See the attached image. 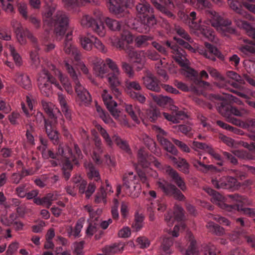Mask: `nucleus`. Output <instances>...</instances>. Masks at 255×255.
I'll return each mask as SVG.
<instances>
[{"label":"nucleus","instance_id":"1","mask_svg":"<svg viewBox=\"0 0 255 255\" xmlns=\"http://www.w3.org/2000/svg\"><path fill=\"white\" fill-rule=\"evenodd\" d=\"M136 14L138 19L134 18L129 12L130 16H125L126 25L129 28L140 33H146L156 23L152 14L153 8L145 0H140L135 5Z\"/></svg>","mask_w":255,"mask_h":255},{"label":"nucleus","instance_id":"2","mask_svg":"<svg viewBox=\"0 0 255 255\" xmlns=\"http://www.w3.org/2000/svg\"><path fill=\"white\" fill-rule=\"evenodd\" d=\"M49 70L50 71L43 69L38 78V85L42 94L46 97L49 96L52 93V85L62 90V87L56 77L60 81L67 93L69 94H72V85L69 78L62 75L53 65H51L49 67Z\"/></svg>","mask_w":255,"mask_h":255},{"label":"nucleus","instance_id":"3","mask_svg":"<svg viewBox=\"0 0 255 255\" xmlns=\"http://www.w3.org/2000/svg\"><path fill=\"white\" fill-rule=\"evenodd\" d=\"M152 45L159 52L165 55H168L169 52L172 53V56L175 61L193 77L195 88H206L209 86V83L196 77V71L190 68L188 65L189 61L186 57L185 51L175 43L167 41L163 45L156 42H152Z\"/></svg>","mask_w":255,"mask_h":255},{"label":"nucleus","instance_id":"4","mask_svg":"<svg viewBox=\"0 0 255 255\" xmlns=\"http://www.w3.org/2000/svg\"><path fill=\"white\" fill-rule=\"evenodd\" d=\"M226 75L228 78H221L218 83L219 86L244 98L246 99V103L255 109V92L244 89L238 83L241 80V77L236 72L228 71Z\"/></svg>","mask_w":255,"mask_h":255},{"label":"nucleus","instance_id":"5","mask_svg":"<svg viewBox=\"0 0 255 255\" xmlns=\"http://www.w3.org/2000/svg\"><path fill=\"white\" fill-rule=\"evenodd\" d=\"M216 98L219 100L216 105L218 112L222 116L226 117L229 122L244 128H248L250 127L255 128V119H249L244 122L233 117V116L237 117L246 116L249 113L248 110L243 108H238L234 107L227 100L221 98L220 96H216Z\"/></svg>","mask_w":255,"mask_h":255},{"label":"nucleus","instance_id":"6","mask_svg":"<svg viewBox=\"0 0 255 255\" xmlns=\"http://www.w3.org/2000/svg\"><path fill=\"white\" fill-rule=\"evenodd\" d=\"M56 5L52 3H47V8L43 14V25H47L51 28L53 26L54 32L57 39L60 40L64 35L68 25V17L66 14L62 11H58L53 17V13L55 11Z\"/></svg>","mask_w":255,"mask_h":255},{"label":"nucleus","instance_id":"7","mask_svg":"<svg viewBox=\"0 0 255 255\" xmlns=\"http://www.w3.org/2000/svg\"><path fill=\"white\" fill-rule=\"evenodd\" d=\"M153 129L156 134L158 141L164 149L169 153L166 154V158L176 164L179 170L183 173L185 174L189 173V164L187 161L184 158H177L174 156L177 154L178 151L174 145L166 138L167 133L156 126L153 127Z\"/></svg>","mask_w":255,"mask_h":255},{"label":"nucleus","instance_id":"8","mask_svg":"<svg viewBox=\"0 0 255 255\" xmlns=\"http://www.w3.org/2000/svg\"><path fill=\"white\" fill-rule=\"evenodd\" d=\"M63 68L68 73L73 82L75 91L77 96V100L79 104L81 106H89L92 102V98L89 92L80 82V73L76 72L70 61H64Z\"/></svg>","mask_w":255,"mask_h":255},{"label":"nucleus","instance_id":"9","mask_svg":"<svg viewBox=\"0 0 255 255\" xmlns=\"http://www.w3.org/2000/svg\"><path fill=\"white\" fill-rule=\"evenodd\" d=\"M42 155L44 159H58L62 157L64 160L66 158H72L76 164L78 163L79 159L83 158L82 152L77 144H74L73 150L65 145L59 144L55 153L51 150L44 148L42 150Z\"/></svg>","mask_w":255,"mask_h":255},{"label":"nucleus","instance_id":"10","mask_svg":"<svg viewBox=\"0 0 255 255\" xmlns=\"http://www.w3.org/2000/svg\"><path fill=\"white\" fill-rule=\"evenodd\" d=\"M206 191L211 196V201L212 203L227 211L232 212L233 209H240L239 204L244 202V198L242 196L238 194H230L228 195V198L231 204L229 205L225 203L224 197L215 190L211 188H207Z\"/></svg>","mask_w":255,"mask_h":255},{"label":"nucleus","instance_id":"11","mask_svg":"<svg viewBox=\"0 0 255 255\" xmlns=\"http://www.w3.org/2000/svg\"><path fill=\"white\" fill-rule=\"evenodd\" d=\"M15 33L17 40L21 44L26 43V37H27L33 43L35 49L31 51L30 54L31 65L33 68H38L40 64V60L38 54V50L39 49L37 45L36 38L28 30L24 29L21 26H18L15 28Z\"/></svg>","mask_w":255,"mask_h":255},{"label":"nucleus","instance_id":"12","mask_svg":"<svg viewBox=\"0 0 255 255\" xmlns=\"http://www.w3.org/2000/svg\"><path fill=\"white\" fill-rule=\"evenodd\" d=\"M123 187L126 194L132 197L138 196L140 192L141 186L138 184V177L133 174L132 172H129L124 175ZM122 186L119 185L117 188V195L121 193Z\"/></svg>","mask_w":255,"mask_h":255},{"label":"nucleus","instance_id":"13","mask_svg":"<svg viewBox=\"0 0 255 255\" xmlns=\"http://www.w3.org/2000/svg\"><path fill=\"white\" fill-rule=\"evenodd\" d=\"M72 33L67 34L63 44V49L65 52L68 54H71L74 57L76 64L81 69L82 72L86 75L89 73V70L85 64L81 60V54L79 50L72 43Z\"/></svg>","mask_w":255,"mask_h":255},{"label":"nucleus","instance_id":"14","mask_svg":"<svg viewBox=\"0 0 255 255\" xmlns=\"http://www.w3.org/2000/svg\"><path fill=\"white\" fill-rule=\"evenodd\" d=\"M130 4H134V0H108L107 6L110 12L115 14L118 18L130 16L127 6Z\"/></svg>","mask_w":255,"mask_h":255},{"label":"nucleus","instance_id":"15","mask_svg":"<svg viewBox=\"0 0 255 255\" xmlns=\"http://www.w3.org/2000/svg\"><path fill=\"white\" fill-rule=\"evenodd\" d=\"M94 141L95 147L92 154L93 160L98 164L102 163V161L104 160L108 165L114 166V162L108 154L104 155V158H102V154L103 152V146L102 140L98 135H94Z\"/></svg>","mask_w":255,"mask_h":255},{"label":"nucleus","instance_id":"16","mask_svg":"<svg viewBox=\"0 0 255 255\" xmlns=\"http://www.w3.org/2000/svg\"><path fill=\"white\" fill-rule=\"evenodd\" d=\"M212 182L214 187L218 189L234 190L239 185L237 180L232 176L218 175L212 179Z\"/></svg>","mask_w":255,"mask_h":255},{"label":"nucleus","instance_id":"17","mask_svg":"<svg viewBox=\"0 0 255 255\" xmlns=\"http://www.w3.org/2000/svg\"><path fill=\"white\" fill-rule=\"evenodd\" d=\"M81 24L84 27L91 28L99 36L103 37L106 29L103 23H99L94 17L89 15H84L81 19Z\"/></svg>","mask_w":255,"mask_h":255},{"label":"nucleus","instance_id":"18","mask_svg":"<svg viewBox=\"0 0 255 255\" xmlns=\"http://www.w3.org/2000/svg\"><path fill=\"white\" fill-rule=\"evenodd\" d=\"M207 12L209 13L212 18L211 23L213 26L217 28H220L223 30H226L230 34L235 33L236 30L234 28L229 27V25L230 24V21L224 19L219 13L214 11L209 10H207Z\"/></svg>","mask_w":255,"mask_h":255},{"label":"nucleus","instance_id":"19","mask_svg":"<svg viewBox=\"0 0 255 255\" xmlns=\"http://www.w3.org/2000/svg\"><path fill=\"white\" fill-rule=\"evenodd\" d=\"M137 158L139 164L143 168L148 167L152 164L156 168L161 169L162 165L154 157L148 154L144 148H140L137 152Z\"/></svg>","mask_w":255,"mask_h":255},{"label":"nucleus","instance_id":"20","mask_svg":"<svg viewBox=\"0 0 255 255\" xmlns=\"http://www.w3.org/2000/svg\"><path fill=\"white\" fill-rule=\"evenodd\" d=\"M154 6L171 19H174L175 15L171 11L174 5L171 0H151Z\"/></svg>","mask_w":255,"mask_h":255},{"label":"nucleus","instance_id":"21","mask_svg":"<svg viewBox=\"0 0 255 255\" xmlns=\"http://www.w3.org/2000/svg\"><path fill=\"white\" fill-rule=\"evenodd\" d=\"M80 42L82 47L86 50H90L94 45L95 47L101 52L105 53L106 50L105 46L96 37L88 35L80 38Z\"/></svg>","mask_w":255,"mask_h":255},{"label":"nucleus","instance_id":"22","mask_svg":"<svg viewBox=\"0 0 255 255\" xmlns=\"http://www.w3.org/2000/svg\"><path fill=\"white\" fill-rule=\"evenodd\" d=\"M158 187L162 190L164 194L169 196L173 197L179 201L184 200L185 196L181 191L173 184L169 182H161L158 183Z\"/></svg>","mask_w":255,"mask_h":255},{"label":"nucleus","instance_id":"23","mask_svg":"<svg viewBox=\"0 0 255 255\" xmlns=\"http://www.w3.org/2000/svg\"><path fill=\"white\" fill-rule=\"evenodd\" d=\"M88 168L89 170L88 176L89 178L92 179L94 178V181L93 182L89 183L87 187V189L86 190V197L87 198L89 199L95 192L96 188V185L94 182H98L101 180V178L99 172L96 170L92 164H88Z\"/></svg>","mask_w":255,"mask_h":255},{"label":"nucleus","instance_id":"24","mask_svg":"<svg viewBox=\"0 0 255 255\" xmlns=\"http://www.w3.org/2000/svg\"><path fill=\"white\" fill-rule=\"evenodd\" d=\"M142 81L144 86L148 90L155 92H160L161 84L159 80L151 72H147L146 75L142 78Z\"/></svg>","mask_w":255,"mask_h":255},{"label":"nucleus","instance_id":"25","mask_svg":"<svg viewBox=\"0 0 255 255\" xmlns=\"http://www.w3.org/2000/svg\"><path fill=\"white\" fill-rule=\"evenodd\" d=\"M184 217V211L183 209L179 205L176 204L174 206L173 213L167 212L165 215V220L168 226H172L174 221H181Z\"/></svg>","mask_w":255,"mask_h":255},{"label":"nucleus","instance_id":"26","mask_svg":"<svg viewBox=\"0 0 255 255\" xmlns=\"http://www.w3.org/2000/svg\"><path fill=\"white\" fill-rule=\"evenodd\" d=\"M102 97L105 105L112 116L115 118H118L120 112L117 110V103L113 100L111 95L108 91L104 90L102 94Z\"/></svg>","mask_w":255,"mask_h":255},{"label":"nucleus","instance_id":"27","mask_svg":"<svg viewBox=\"0 0 255 255\" xmlns=\"http://www.w3.org/2000/svg\"><path fill=\"white\" fill-rule=\"evenodd\" d=\"M150 204L148 205L147 210L149 213V219L153 221L154 219V212L155 210L160 212H163L167 208L165 201L163 198H159L156 200L150 199Z\"/></svg>","mask_w":255,"mask_h":255},{"label":"nucleus","instance_id":"28","mask_svg":"<svg viewBox=\"0 0 255 255\" xmlns=\"http://www.w3.org/2000/svg\"><path fill=\"white\" fill-rule=\"evenodd\" d=\"M56 124L57 121L53 120L45 123V132L49 139L54 144H58L59 143V133L55 128Z\"/></svg>","mask_w":255,"mask_h":255},{"label":"nucleus","instance_id":"29","mask_svg":"<svg viewBox=\"0 0 255 255\" xmlns=\"http://www.w3.org/2000/svg\"><path fill=\"white\" fill-rule=\"evenodd\" d=\"M185 17V24L193 31L198 29L201 25V18L197 16L196 12L193 11L190 12L187 15H184Z\"/></svg>","mask_w":255,"mask_h":255},{"label":"nucleus","instance_id":"30","mask_svg":"<svg viewBox=\"0 0 255 255\" xmlns=\"http://www.w3.org/2000/svg\"><path fill=\"white\" fill-rule=\"evenodd\" d=\"M205 49L203 50L202 53L206 58L211 59L212 60H215V57L221 59L224 58L223 55L221 52L215 46L211 44L205 42Z\"/></svg>","mask_w":255,"mask_h":255},{"label":"nucleus","instance_id":"31","mask_svg":"<svg viewBox=\"0 0 255 255\" xmlns=\"http://www.w3.org/2000/svg\"><path fill=\"white\" fill-rule=\"evenodd\" d=\"M171 110L172 111L171 114L163 113L164 117L168 121L173 123H179L180 120H183L186 117L185 113L179 111L177 107L173 106Z\"/></svg>","mask_w":255,"mask_h":255},{"label":"nucleus","instance_id":"32","mask_svg":"<svg viewBox=\"0 0 255 255\" xmlns=\"http://www.w3.org/2000/svg\"><path fill=\"white\" fill-rule=\"evenodd\" d=\"M133 40L132 35L128 31H124L121 34V38L118 40L116 47L125 51L127 48L132 47L130 44L133 42Z\"/></svg>","mask_w":255,"mask_h":255},{"label":"nucleus","instance_id":"33","mask_svg":"<svg viewBox=\"0 0 255 255\" xmlns=\"http://www.w3.org/2000/svg\"><path fill=\"white\" fill-rule=\"evenodd\" d=\"M125 51L132 62L139 64V66L137 67V69L138 71L140 70L143 66L142 63L143 53L142 52L135 50L132 47L127 48Z\"/></svg>","mask_w":255,"mask_h":255},{"label":"nucleus","instance_id":"34","mask_svg":"<svg viewBox=\"0 0 255 255\" xmlns=\"http://www.w3.org/2000/svg\"><path fill=\"white\" fill-rule=\"evenodd\" d=\"M166 172L172 178V180L177 186L183 191L186 190L185 183L182 178H181L178 173L172 168L170 166L167 167Z\"/></svg>","mask_w":255,"mask_h":255},{"label":"nucleus","instance_id":"35","mask_svg":"<svg viewBox=\"0 0 255 255\" xmlns=\"http://www.w3.org/2000/svg\"><path fill=\"white\" fill-rule=\"evenodd\" d=\"M25 102L28 108L26 107L24 103H21V107L22 110L27 118H29L32 116L33 114V106L36 104V101L34 97L28 94L25 97Z\"/></svg>","mask_w":255,"mask_h":255},{"label":"nucleus","instance_id":"36","mask_svg":"<svg viewBox=\"0 0 255 255\" xmlns=\"http://www.w3.org/2000/svg\"><path fill=\"white\" fill-rule=\"evenodd\" d=\"M15 81L20 86L26 90H30L32 88L29 77L25 73H17L15 75Z\"/></svg>","mask_w":255,"mask_h":255},{"label":"nucleus","instance_id":"37","mask_svg":"<svg viewBox=\"0 0 255 255\" xmlns=\"http://www.w3.org/2000/svg\"><path fill=\"white\" fill-rule=\"evenodd\" d=\"M93 70L96 76L103 78L108 71V68L103 60L96 58L94 61Z\"/></svg>","mask_w":255,"mask_h":255},{"label":"nucleus","instance_id":"38","mask_svg":"<svg viewBox=\"0 0 255 255\" xmlns=\"http://www.w3.org/2000/svg\"><path fill=\"white\" fill-rule=\"evenodd\" d=\"M58 100L61 106L62 112L66 119L70 121L72 117V110L67 104L65 96L59 93L58 94Z\"/></svg>","mask_w":255,"mask_h":255},{"label":"nucleus","instance_id":"39","mask_svg":"<svg viewBox=\"0 0 255 255\" xmlns=\"http://www.w3.org/2000/svg\"><path fill=\"white\" fill-rule=\"evenodd\" d=\"M194 32L197 35H201L211 41L216 42L214 31L210 27L201 25L200 27L198 29H196Z\"/></svg>","mask_w":255,"mask_h":255},{"label":"nucleus","instance_id":"40","mask_svg":"<svg viewBox=\"0 0 255 255\" xmlns=\"http://www.w3.org/2000/svg\"><path fill=\"white\" fill-rule=\"evenodd\" d=\"M84 220L79 219L74 227L70 226L67 230L68 236L71 239H76L81 237V231L83 227Z\"/></svg>","mask_w":255,"mask_h":255},{"label":"nucleus","instance_id":"41","mask_svg":"<svg viewBox=\"0 0 255 255\" xmlns=\"http://www.w3.org/2000/svg\"><path fill=\"white\" fill-rule=\"evenodd\" d=\"M228 4L230 8L233 10L235 11L237 13L242 15L246 18L250 20H254V18L250 14L247 13L242 9V6L241 3L237 0H228Z\"/></svg>","mask_w":255,"mask_h":255},{"label":"nucleus","instance_id":"42","mask_svg":"<svg viewBox=\"0 0 255 255\" xmlns=\"http://www.w3.org/2000/svg\"><path fill=\"white\" fill-rule=\"evenodd\" d=\"M42 107L48 115V120L46 122H51L52 121H57V117L55 114L56 111L58 110L55 108L54 106L51 103H49L45 101L42 102ZM46 123V121H45Z\"/></svg>","mask_w":255,"mask_h":255},{"label":"nucleus","instance_id":"43","mask_svg":"<svg viewBox=\"0 0 255 255\" xmlns=\"http://www.w3.org/2000/svg\"><path fill=\"white\" fill-rule=\"evenodd\" d=\"M104 62L106 64V66H108L112 71L111 73L108 74V79H111L119 78L120 71L116 63L109 58H106Z\"/></svg>","mask_w":255,"mask_h":255},{"label":"nucleus","instance_id":"44","mask_svg":"<svg viewBox=\"0 0 255 255\" xmlns=\"http://www.w3.org/2000/svg\"><path fill=\"white\" fill-rule=\"evenodd\" d=\"M235 22L238 27L244 29L249 36L255 40V27L242 19H236Z\"/></svg>","mask_w":255,"mask_h":255},{"label":"nucleus","instance_id":"45","mask_svg":"<svg viewBox=\"0 0 255 255\" xmlns=\"http://www.w3.org/2000/svg\"><path fill=\"white\" fill-rule=\"evenodd\" d=\"M56 200V198L52 193H48L42 198H34V203L37 205H42L47 208H49L52 202Z\"/></svg>","mask_w":255,"mask_h":255},{"label":"nucleus","instance_id":"46","mask_svg":"<svg viewBox=\"0 0 255 255\" xmlns=\"http://www.w3.org/2000/svg\"><path fill=\"white\" fill-rule=\"evenodd\" d=\"M124 245L122 243H115L111 245L106 246L102 249L105 255H113L114 254L121 252L124 250Z\"/></svg>","mask_w":255,"mask_h":255},{"label":"nucleus","instance_id":"47","mask_svg":"<svg viewBox=\"0 0 255 255\" xmlns=\"http://www.w3.org/2000/svg\"><path fill=\"white\" fill-rule=\"evenodd\" d=\"M186 238L190 242V245L186 251V255H198V251L196 247V241L193 234L190 232H187Z\"/></svg>","mask_w":255,"mask_h":255},{"label":"nucleus","instance_id":"48","mask_svg":"<svg viewBox=\"0 0 255 255\" xmlns=\"http://www.w3.org/2000/svg\"><path fill=\"white\" fill-rule=\"evenodd\" d=\"M80 159H79L78 160V162ZM72 163L76 165L79 164V162L77 164L75 163L72 160V158H66L63 161L62 171L63 177L66 180H68L71 176V171L73 169Z\"/></svg>","mask_w":255,"mask_h":255},{"label":"nucleus","instance_id":"49","mask_svg":"<svg viewBox=\"0 0 255 255\" xmlns=\"http://www.w3.org/2000/svg\"><path fill=\"white\" fill-rule=\"evenodd\" d=\"M250 174H255V167L244 165L240 170L236 171V175L241 180L245 179Z\"/></svg>","mask_w":255,"mask_h":255},{"label":"nucleus","instance_id":"50","mask_svg":"<svg viewBox=\"0 0 255 255\" xmlns=\"http://www.w3.org/2000/svg\"><path fill=\"white\" fill-rule=\"evenodd\" d=\"M173 243L172 237H165L161 242L160 249L165 255H170L173 252L171 246Z\"/></svg>","mask_w":255,"mask_h":255},{"label":"nucleus","instance_id":"51","mask_svg":"<svg viewBox=\"0 0 255 255\" xmlns=\"http://www.w3.org/2000/svg\"><path fill=\"white\" fill-rule=\"evenodd\" d=\"M110 85V88L112 93L116 98L120 99L121 95V89L120 88V82L119 78L108 79Z\"/></svg>","mask_w":255,"mask_h":255},{"label":"nucleus","instance_id":"52","mask_svg":"<svg viewBox=\"0 0 255 255\" xmlns=\"http://www.w3.org/2000/svg\"><path fill=\"white\" fill-rule=\"evenodd\" d=\"M207 158L206 157L203 158V160L201 161V158L200 157L199 159H195L193 161V164L198 170L205 172L208 171L212 167V165H208L205 164V162H207L206 161Z\"/></svg>","mask_w":255,"mask_h":255},{"label":"nucleus","instance_id":"53","mask_svg":"<svg viewBox=\"0 0 255 255\" xmlns=\"http://www.w3.org/2000/svg\"><path fill=\"white\" fill-rule=\"evenodd\" d=\"M152 37L148 35H141L135 38V44L138 47H144L148 45L152 42Z\"/></svg>","mask_w":255,"mask_h":255},{"label":"nucleus","instance_id":"54","mask_svg":"<svg viewBox=\"0 0 255 255\" xmlns=\"http://www.w3.org/2000/svg\"><path fill=\"white\" fill-rule=\"evenodd\" d=\"M206 227L210 232L217 236H222L225 233L224 228L214 222H208Z\"/></svg>","mask_w":255,"mask_h":255},{"label":"nucleus","instance_id":"55","mask_svg":"<svg viewBox=\"0 0 255 255\" xmlns=\"http://www.w3.org/2000/svg\"><path fill=\"white\" fill-rule=\"evenodd\" d=\"M125 110L127 113L130 116L133 121H134L137 124L139 122L137 116L139 110L137 108L133 107L131 104H126Z\"/></svg>","mask_w":255,"mask_h":255},{"label":"nucleus","instance_id":"56","mask_svg":"<svg viewBox=\"0 0 255 255\" xmlns=\"http://www.w3.org/2000/svg\"><path fill=\"white\" fill-rule=\"evenodd\" d=\"M151 96L153 100L160 106H164L167 104L170 105L172 102V100L167 96L162 95H157L151 94Z\"/></svg>","mask_w":255,"mask_h":255},{"label":"nucleus","instance_id":"57","mask_svg":"<svg viewBox=\"0 0 255 255\" xmlns=\"http://www.w3.org/2000/svg\"><path fill=\"white\" fill-rule=\"evenodd\" d=\"M113 140L116 142L117 145L128 154H131V150L126 141L123 140L118 136L115 135L113 136Z\"/></svg>","mask_w":255,"mask_h":255},{"label":"nucleus","instance_id":"58","mask_svg":"<svg viewBox=\"0 0 255 255\" xmlns=\"http://www.w3.org/2000/svg\"><path fill=\"white\" fill-rule=\"evenodd\" d=\"M244 198V202H241V204H239L240 208L239 209H233V211H240L242 210L244 212V214L246 215H248V216L250 217H255V208H243V205L245 204L247 202V199L244 197L242 196Z\"/></svg>","mask_w":255,"mask_h":255},{"label":"nucleus","instance_id":"59","mask_svg":"<svg viewBox=\"0 0 255 255\" xmlns=\"http://www.w3.org/2000/svg\"><path fill=\"white\" fill-rule=\"evenodd\" d=\"M162 61L160 60V61L155 64V69L157 74L160 77L161 80L163 82H165L168 80V76L166 71L162 68Z\"/></svg>","mask_w":255,"mask_h":255},{"label":"nucleus","instance_id":"60","mask_svg":"<svg viewBox=\"0 0 255 255\" xmlns=\"http://www.w3.org/2000/svg\"><path fill=\"white\" fill-rule=\"evenodd\" d=\"M105 22L108 28L111 30H120L121 29V24L119 21L115 19L106 17L105 19Z\"/></svg>","mask_w":255,"mask_h":255},{"label":"nucleus","instance_id":"61","mask_svg":"<svg viewBox=\"0 0 255 255\" xmlns=\"http://www.w3.org/2000/svg\"><path fill=\"white\" fill-rule=\"evenodd\" d=\"M107 192L105 191L104 186L101 185L100 190L97 192L95 195V202L100 203L103 202L106 203Z\"/></svg>","mask_w":255,"mask_h":255},{"label":"nucleus","instance_id":"62","mask_svg":"<svg viewBox=\"0 0 255 255\" xmlns=\"http://www.w3.org/2000/svg\"><path fill=\"white\" fill-rule=\"evenodd\" d=\"M96 111L98 115L100 118L105 123H109L111 119L109 116V114L105 110H104L100 106L96 105Z\"/></svg>","mask_w":255,"mask_h":255},{"label":"nucleus","instance_id":"63","mask_svg":"<svg viewBox=\"0 0 255 255\" xmlns=\"http://www.w3.org/2000/svg\"><path fill=\"white\" fill-rule=\"evenodd\" d=\"M128 95L131 99L135 101H138L141 104H143L146 101V99L145 97L143 94L138 92L131 91L128 92Z\"/></svg>","mask_w":255,"mask_h":255},{"label":"nucleus","instance_id":"64","mask_svg":"<svg viewBox=\"0 0 255 255\" xmlns=\"http://www.w3.org/2000/svg\"><path fill=\"white\" fill-rule=\"evenodd\" d=\"M220 251L214 245L211 243L205 248L204 255H219Z\"/></svg>","mask_w":255,"mask_h":255}]
</instances>
